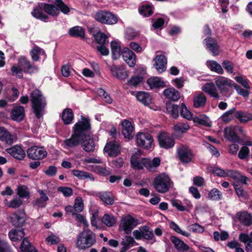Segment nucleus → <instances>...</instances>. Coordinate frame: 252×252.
Here are the masks:
<instances>
[{"instance_id":"f257e3e1","label":"nucleus","mask_w":252,"mask_h":252,"mask_svg":"<svg viewBox=\"0 0 252 252\" xmlns=\"http://www.w3.org/2000/svg\"><path fill=\"white\" fill-rule=\"evenodd\" d=\"M90 128L89 120L82 116L81 120L74 126L73 132L71 137L64 141V148L67 149L78 146L84 139L85 132L89 130Z\"/></svg>"},{"instance_id":"f03ea898","label":"nucleus","mask_w":252,"mask_h":252,"mask_svg":"<svg viewBox=\"0 0 252 252\" xmlns=\"http://www.w3.org/2000/svg\"><path fill=\"white\" fill-rule=\"evenodd\" d=\"M153 185L158 192L165 193L173 188V183L168 174L161 173L154 179Z\"/></svg>"},{"instance_id":"7ed1b4c3","label":"nucleus","mask_w":252,"mask_h":252,"mask_svg":"<svg viewBox=\"0 0 252 252\" xmlns=\"http://www.w3.org/2000/svg\"><path fill=\"white\" fill-rule=\"evenodd\" d=\"M30 96L33 112L37 118H40L43 114L46 105L45 98L38 90L32 91Z\"/></svg>"},{"instance_id":"20e7f679","label":"nucleus","mask_w":252,"mask_h":252,"mask_svg":"<svg viewBox=\"0 0 252 252\" xmlns=\"http://www.w3.org/2000/svg\"><path fill=\"white\" fill-rule=\"evenodd\" d=\"M95 242V234L90 230L86 229L77 236L76 246L80 250H85L92 247Z\"/></svg>"},{"instance_id":"39448f33","label":"nucleus","mask_w":252,"mask_h":252,"mask_svg":"<svg viewBox=\"0 0 252 252\" xmlns=\"http://www.w3.org/2000/svg\"><path fill=\"white\" fill-rule=\"evenodd\" d=\"M246 136L244 130L238 126H230L224 129L225 137L231 142H239L242 141Z\"/></svg>"},{"instance_id":"423d86ee","label":"nucleus","mask_w":252,"mask_h":252,"mask_svg":"<svg viewBox=\"0 0 252 252\" xmlns=\"http://www.w3.org/2000/svg\"><path fill=\"white\" fill-rule=\"evenodd\" d=\"M138 224L139 221L137 219L129 214L125 215L120 220L119 229L126 234H130Z\"/></svg>"},{"instance_id":"0eeeda50","label":"nucleus","mask_w":252,"mask_h":252,"mask_svg":"<svg viewBox=\"0 0 252 252\" xmlns=\"http://www.w3.org/2000/svg\"><path fill=\"white\" fill-rule=\"evenodd\" d=\"M154 140L152 136L145 132H138L136 136L137 145L146 149L151 148L153 144Z\"/></svg>"},{"instance_id":"6e6552de","label":"nucleus","mask_w":252,"mask_h":252,"mask_svg":"<svg viewBox=\"0 0 252 252\" xmlns=\"http://www.w3.org/2000/svg\"><path fill=\"white\" fill-rule=\"evenodd\" d=\"M95 19L98 22L107 24H115L117 21V17L112 13L101 11L97 12L95 15Z\"/></svg>"},{"instance_id":"1a4fd4ad","label":"nucleus","mask_w":252,"mask_h":252,"mask_svg":"<svg viewBox=\"0 0 252 252\" xmlns=\"http://www.w3.org/2000/svg\"><path fill=\"white\" fill-rule=\"evenodd\" d=\"M133 235L137 240L144 238L148 240H152L154 239L153 232L150 230V227L147 225L141 226L138 229L133 231Z\"/></svg>"},{"instance_id":"9d476101","label":"nucleus","mask_w":252,"mask_h":252,"mask_svg":"<svg viewBox=\"0 0 252 252\" xmlns=\"http://www.w3.org/2000/svg\"><path fill=\"white\" fill-rule=\"evenodd\" d=\"M28 156L32 159H42L46 157L47 153L42 147L32 146L27 150Z\"/></svg>"},{"instance_id":"9b49d317","label":"nucleus","mask_w":252,"mask_h":252,"mask_svg":"<svg viewBox=\"0 0 252 252\" xmlns=\"http://www.w3.org/2000/svg\"><path fill=\"white\" fill-rule=\"evenodd\" d=\"M158 140L160 147L168 149L172 148L175 145L174 139L166 132H161L158 136Z\"/></svg>"},{"instance_id":"f8f14e48","label":"nucleus","mask_w":252,"mask_h":252,"mask_svg":"<svg viewBox=\"0 0 252 252\" xmlns=\"http://www.w3.org/2000/svg\"><path fill=\"white\" fill-rule=\"evenodd\" d=\"M180 160L184 163H189L191 161L193 155L191 150L187 146H182L177 150Z\"/></svg>"},{"instance_id":"ddd939ff","label":"nucleus","mask_w":252,"mask_h":252,"mask_svg":"<svg viewBox=\"0 0 252 252\" xmlns=\"http://www.w3.org/2000/svg\"><path fill=\"white\" fill-rule=\"evenodd\" d=\"M112 75L120 80H125L128 76V71L123 66H118L114 64L109 66Z\"/></svg>"},{"instance_id":"4468645a","label":"nucleus","mask_w":252,"mask_h":252,"mask_svg":"<svg viewBox=\"0 0 252 252\" xmlns=\"http://www.w3.org/2000/svg\"><path fill=\"white\" fill-rule=\"evenodd\" d=\"M228 177L234 181L240 182L242 184L247 185V182L250 181V179L245 175H242L240 172L235 170L227 169L226 177Z\"/></svg>"},{"instance_id":"2eb2a0df","label":"nucleus","mask_w":252,"mask_h":252,"mask_svg":"<svg viewBox=\"0 0 252 252\" xmlns=\"http://www.w3.org/2000/svg\"><path fill=\"white\" fill-rule=\"evenodd\" d=\"M88 131L85 132L84 139L81 142V146L86 152H93L94 150L95 145L91 135L87 133Z\"/></svg>"},{"instance_id":"dca6fc26","label":"nucleus","mask_w":252,"mask_h":252,"mask_svg":"<svg viewBox=\"0 0 252 252\" xmlns=\"http://www.w3.org/2000/svg\"><path fill=\"white\" fill-rule=\"evenodd\" d=\"M10 220L16 227H21L25 223L26 215L24 212L18 211L12 214L9 217Z\"/></svg>"},{"instance_id":"f3484780","label":"nucleus","mask_w":252,"mask_h":252,"mask_svg":"<svg viewBox=\"0 0 252 252\" xmlns=\"http://www.w3.org/2000/svg\"><path fill=\"white\" fill-rule=\"evenodd\" d=\"M122 57L125 62L130 67H133L136 63L135 54L128 48L124 49L122 52Z\"/></svg>"},{"instance_id":"a211bd4d","label":"nucleus","mask_w":252,"mask_h":252,"mask_svg":"<svg viewBox=\"0 0 252 252\" xmlns=\"http://www.w3.org/2000/svg\"><path fill=\"white\" fill-rule=\"evenodd\" d=\"M154 61V66L159 73H162L165 71L167 60L164 56L157 55L155 58Z\"/></svg>"},{"instance_id":"6ab92c4d","label":"nucleus","mask_w":252,"mask_h":252,"mask_svg":"<svg viewBox=\"0 0 252 252\" xmlns=\"http://www.w3.org/2000/svg\"><path fill=\"white\" fill-rule=\"evenodd\" d=\"M122 133L125 138L130 139L133 136L134 128L131 123L127 120H124L122 123Z\"/></svg>"},{"instance_id":"aec40b11","label":"nucleus","mask_w":252,"mask_h":252,"mask_svg":"<svg viewBox=\"0 0 252 252\" xmlns=\"http://www.w3.org/2000/svg\"><path fill=\"white\" fill-rule=\"evenodd\" d=\"M204 42L207 48L214 56L218 55L219 53V46L217 41L213 38L209 37L204 39Z\"/></svg>"},{"instance_id":"412c9836","label":"nucleus","mask_w":252,"mask_h":252,"mask_svg":"<svg viewBox=\"0 0 252 252\" xmlns=\"http://www.w3.org/2000/svg\"><path fill=\"white\" fill-rule=\"evenodd\" d=\"M207 101V97L201 92H196L193 96V106L195 108H202L205 106Z\"/></svg>"},{"instance_id":"4be33fe9","label":"nucleus","mask_w":252,"mask_h":252,"mask_svg":"<svg viewBox=\"0 0 252 252\" xmlns=\"http://www.w3.org/2000/svg\"><path fill=\"white\" fill-rule=\"evenodd\" d=\"M215 84L221 93L225 92L228 87L232 86L231 80L223 76L216 78Z\"/></svg>"},{"instance_id":"5701e85b","label":"nucleus","mask_w":252,"mask_h":252,"mask_svg":"<svg viewBox=\"0 0 252 252\" xmlns=\"http://www.w3.org/2000/svg\"><path fill=\"white\" fill-rule=\"evenodd\" d=\"M170 240L176 249L180 252H186L189 249V247L188 245L175 236H171Z\"/></svg>"},{"instance_id":"b1692460","label":"nucleus","mask_w":252,"mask_h":252,"mask_svg":"<svg viewBox=\"0 0 252 252\" xmlns=\"http://www.w3.org/2000/svg\"><path fill=\"white\" fill-rule=\"evenodd\" d=\"M201 89L203 92L209 94L211 97L215 98H220L218 90L215 84L213 83L204 84L202 86Z\"/></svg>"},{"instance_id":"393cba45","label":"nucleus","mask_w":252,"mask_h":252,"mask_svg":"<svg viewBox=\"0 0 252 252\" xmlns=\"http://www.w3.org/2000/svg\"><path fill=\"white\" fill-rule=\"evenodd\" d=\"M104 150L110 156H116L120 153V146L115 141L110 142L106 144Z\"/></svg>"},{"instance_id":"a878e982","label":"nucleus","mask_w":252,"mask_h":252,"mask_svg":"<svg viewBox=\"0 0 252 252\" xmlns=\"http://www.w3.org/2000/svg\"><path fill=\"white\" fill-rule=\"evenodd\" d=\"M237 218L242 224L250 226L252 224V216L247 212H240L237 213Z\"/></svg>"},{"instance_id":"bb28decb","label":"nucleus","mask_w":252,"mask_h":252,"mask_svg":"<svg viewBox=\"0 0 252 252\" xmlns=\"http://www.w3.org/2000/svg\"><path fill=\"white\" fill-rule=\"evenodd\" d=\"M25 116V110L22 106L15 107L11 112V117L12 120L21 121Z\"/></svg>"},{"instance_id":"cd10ccee","label":"nucleus","mask_w":252,"mask_h":252,"mask_svg":"<svg viewBox=\"0 0 252 252\" xmlns=\"http://www.w3.org/2000/svg\"><path fill=\"white\" fill-rule=\"evenodd\" d=\"M163 94L168 99L176 101L180 97L179 92L174 88H169L164 90Z\"/></svg>"},{"instance_id":"c85d7f7f","label":"nucleus","mask_w":252,"mask_h":252,"mask_svg":"<svg viewBox=\"0 0 252 252\" xmlns=\"http://www.w3.org/2000/svg\"><path fill=\"white\" fill-rule=\"evenodd\" d=\"M14 137L4 127H0V140L11 145L14 141Z\"/></svg>"},{"instance_id":"c756f323","label":"nucleus","mask_w":252,"mask_h":252,"mask_svg":"<svg viewBox=\"0 0 252 252\" xmlns=\"http://www.w3.org/2000/svg\"><path fill=\"white\" fill-rule=\"evenodd\" d=\"M25 235V234L23 229H12L8 233L10 239L13 242L21 241Z\"/></svg>"},{"instance_id":"7c9ffc66","label":"nucleus","mask_w":252,"mask_h":252,"mask_svg":"<svg viewBox=\"0 0 252 252\" xmlns=\"http://www.w3.org/2000/svg\"><path fill=\"white\" fill-rule=\"evenodd\" d=\"M190 127L188 123H178L174 125L172 128L175 134L177 135H182L187 132Z\"/></svg>"},{"instance_id":"2f4dec72","label":"nucleus","mask_w":252,"mask_h":252,"mask_svg":"<svg viewBox=\"0 0 252 252\" xmlns=\"http://www.w3.org/2000/svg\"><path fill=\"white\" fill-rule=\"evenodd\" d=\"M145 167L149 171H154L160 163V160L158 158H155L152 160L149 158H145Z\"/></svg>"},{"instance_id":"473e14b6","label":"nucleus","mask_w":252,"mask_h":252,"mask_svg":"<svg viewBox=\"0 0 252 252\" xmlns=\"http://www.w3.org/2000/svg\"><path fill=\"white\" fill-rule=\"evenodd\" d=\"M145 158H141L133 155L131 157L130 164L134 169H142L145 167Z\"/></svg>"},{"instance_id":"72a5a7b5","label":"nucleus","mask_w":252,"mask_h":252,"mask_svg":"<svg viewBox=\"0 0 252 252\" xmlns=\"http://www.w3.org/2000/svg\"><path fill=\"white\" fill-rule=\"evenodd\" d=\"M43 8L40 7V3L35 7L32 12V15L35 18L40 19L43 21H46L48 16L43 13Z\"/></svg>"},{"instance_id":"f704fd0d","label":"nucleus","mask_w":252,"mask_h":252,"mask_svg":"<svg viewBox=\"0 0 252 252\" xmlns=\"http://www.w3.org/2000/svg\"><path fill=\"white\" fill-rule=\"evenodd\" d=\"M8 152L14 158L22 159L24 158L25 154L22 149L18 146H15L8 150Z\"/></svg>"},{"instance_id":"c9c22d12","label":"nucleus","mask_w":252,"mask_h":252,"mask_svg":"<svg viewBox=\"0 0 252 252\" xmlns=\"http://www.w3.org/2000/svg\"><path fill=\"white\" fill-rule=\"evenodd\" d=\"M40 7L43 8L45 12L52 16H57L59 14L58 9L53 5L41 3Z\"/></svg>"},{"instance_id":"e433bc0d","label":"nucleus","mask_w":252,"mask_h":252,"mask_svg":"<svg viewBox=\"0 0 252 252\" xmlns=\"http://www.w3.org/2000/svg\"><path fill=\"white\" fill-rule=\"evenodd\" d=\"M136 98L139 101L145 105H149L152 102L151 96L149 94L145 92H138L137 94Z\"/></svg>"},{"instance_id":"4c0bfd02","label":"nucleus","mask_w":252,"mask_h":252,"mask_svg":"<svg viewBox=\"0 0 252 252\" xmlns=\"http://www.w3.org/2000/svg\"><path fill=\"white\" fill-rule=\"evenodd\" d=\"M147 83L151 89L163 87L165 86L164 82L157 77L149 78L147 80Z\"/></svg>"},{"instance_id":"58836bf2","label":"nucleus","mask_w":252,"mask_h":252,"mask_svg":"<svg viewBox=\"0 0 252 252\" xmlns=\"http://www.w3.org/2000/svg\"><path fill=\"white\" fill-rule=\"evenodd\" d=\"M166 109L168 114H169L173 118L177 119L179 116V107L177 105L173 104L171 103H167L166 106Z\"/></svg>"},{"instance_id":"ea45409f","label":"nucleus","mask_w":252,"mask_h":252,"mask_svg":"<svg viewBox=\"0 0 252 252\" xmlns=\"http://www.w3.org/2000/svg\"><path fill=\"white\" fill-rule=\"evenodd\" d=\"M206 64L211 71L220 74L223 73V68L217 62L214 61H209L207 62Z\"/></svg>"},{"instance_id":"a19ab883","label":"nucleus","mask_w":252,"mask_h":252,"mask_svg":"<svg viewBox=\"0 0 252 252\" xmlns=\"http://www.w3.org/2000/svg\"><path fill=\"white\" fill-rule=\"evenodd\" d=\"M72 172L74 176L77 177L80 180L88 179L92 181L94 180V178L93 176V175L90 173L78 170H73Z\"/></svg>"},{"instance_id":"79ce46f5","label":"nucleus","mask_w":252,"mask_h":252,"mask_svg":"<svg viewBox=\"0 0 252 252\" xmlns=\"http://www.w3.org/2000/svg\"><path fill=\"white\" fill-rule=\"evenodd\" d=\"M73 112L70 109H65L62 113V120L65 125L70 124L73 120Z\"/></svg>"},{"instance_id":"37998d69","label":"nucleus","mask_w":252,"mask_h":252,"mask_svg":"<svg viewBox=\"0 0 252 252\" xmlns=\"http://www.w3.org/2000/svg\"><path fill=\"white\" fill-rule=\"evenodd\" d=\"M101 221L107 226L112 227L116 223V220L112 215L105 214L101 219Z\"/></svg>"},{"instance_id":"c03bdc74","label":"nucleus","mask_w":252,"mask_h":252,"mask_svg":"<svg viewBox=\"0 0 252 252\" xmlns=\"http://www.w3.org/2000/svg\"><path fill=\"white\" fill-rule=\"evenodd\" d=\"M99 196L101 200L108 205H112L114 203V198L110 192H101L99 193Z\"/></svg>"},{"instance_id":"a18cd8bd","label":"nucleus","mask_w":252,"mask_h":252,"mask_svg":"<svg viewBox=\"0 0 252 252\" xmlns=\"http://www.w3.org/2000/svg\"><path fill=\"white\" fill-rule=\"evenodd\" d=\"M44 54L43 50L37 46H34L31 51L32 59L34 61H38L39 60V56Z\"/></svg>"},{"instance_id":"49530a36","label":"nucleus","mask_w":252,"mask_h":252,"mask_svg":"<svg viewBox=\"0 0 252 252\" xmlns=\"http://www.w3.org/2000/svg\"><path fill=\"white\" fill-rule=\"evenodd\" d=\"M111 51L113 58L117 59L121 55V47L118 42L112 41L111 43Z\"/></svg>"},{"instance_id":"de8ad7c7","label":"nucleus","mask_w":252,"mask_h":252,"mask_svg":"<svg viewBox=\"0 0 252 252\" xmlns=\"http://www.w3.org/2000/svg\"><path fill=\"white\" fill-rule=\"evenodd\" d=\"M20 249L22 252H37L35 248L31 245L27 238L23 239Z\"/></svg>"},{"instance_id":"09e8293b","label":"nucleus","mask_w":252,"mask_h":252,"mask_svg":"<svg viewBox=\"0 0 252 252\" xmlns=\"http://www.w3.org/2000/svg\"><path fill=\"white\" fill-rule=\"evenodd\" d=\"M69 33L73 36H79L84 37L85 36V32L83 28L79 26H76L72 28L69 30Z\"/></svg>"},{"instance_id":"8fccbe9b","label":"nucleus","mask_w":252,"mask_h":252,"mask_svg":"<svg viewBox=\"0 0 252 252\" xmlns=\"http://www.w3.org/2000/svg\"><path fill=\"white\" fill-rule=\"evenodd\" d=\"M141 14L144 17H148L151 15L153 13V8L151 5H143L139 10Z\"/></svg>"},{"instance_id":"3c124183","label":"nucleus","mask_w":252,"mask_h":252,"mask_svg":"<svg viewBox=\"0 0 252 252\" xmlns=\"http://www.w3.org/2000/svg\"><path fill=\"white\" fill-rule=\"evenodd\" d=\"M181 115L185 119L190 120L192 119L193 114L187 108L184 103L181 104Z\"/></svg>"},{"instance_id":"603ef678","label":"nucleus","mask_w":252,"mask_h":252,"mask_svg":"<svg viewBox=\"0 0 252 252\" xmlns=\"http://www.w3.org/2000/svg\"><path fill=\"white\" fill-rule=\"evenodd\" d=\"M207 169L209 172H212V173L216 176L221 177H226V170H223L220 168L214 167H209Z\"/></svg>"},{"instance_id":"864d4df0","label":"nucleus","mask_w":252,"mask_h":252,"mask_svg":"<svg viewBox=\"0 0 252 252\" xmlns=\"http://www.w3.org/2000/svg\"><path fill=\"white\" fill-rule=\"evenodd\" d=\"M214 239L215 241H225L228 238L229 234L227 232L223 231L220 232L215 231L213 233Z\"/></svg>"},{"instance_id":"5fc2aeb1","label":"nucleus","mask_w":252,"mask_h":252,"mask_svg":"<svg viewBox=\"0 0 252 252\" xmlns=\"http://www.w3.org/2000/svg\"><path fill=\"white\" fill-rule=\"evenodd\" d=\"M93 35L95 41L99 45L106 44L107 37L103 33L98 32L96 34L93 33Z\"/></svg>"},{"instance_id":"6e6d98bb","label":"nucleus","mask_w":252,"mask_h":252,"mask_svg":"<svg viewBox=\"0 0 252 252\" xmlns=\"http://www.w3.org/2000/svg\"><path fill=\"white\" fill-rule=\"evenodd\" d=\"M52 2H54L63 13L66 14L69 12V8L64 3L62 0H52Z\"/></svg>"},{"instance_id":"4d7b16f0","label":"nucleus","mask_w":252,"mask_h":252,"mask_svg":"<svg viewBox=\"0 0 252 252\" xmlns=\"http://www.w3.org/2000/svg\"><path fill=\"white\" fill-rule=\"evenodd\" d=\"M236 117L242 123H245L252 120V115L240 111L237 112Z\"/></svg>"},{"instance_id":"13d9d810","label":"nucleus","mask_w":252,"mask_h":252,"mask_svg":"<svg viewBox=\"0 0 252 252\" xmlns=\"http://www.w3.org/2000/svg\"><path fill=\"white\" fill-rule=\"evenodd\" d=\"M18 195L22 198H26L29 196L30 192L28 188L24 185H20L17 188Z\"/></svg>"},{"instance_id":"bf43d9fd","label":"nucleus","mask_w":252,"mask_h":252,"mask_svg":"<svg viewBox=\"0 0 252 252\" xmlns=\"http://www.w3.org/2000/svg\"><path fill=\"white\" fill-rule=\"evenodd\" d=\"M45 242L48 245H54L59 244L61 242L60 237L55 235H49L45 239Z\"/></svg>"},{"instance_id":"052dcab7","label":"nucleus","mask_w":252,"mask_h":252,"mask_svg":"<svg viewBox=\"0 0 252 252\" xmlns=\"http://www.w3.org/2000/svg\"><path fill=\"white\" fill-rule=\"evenodd\" d=\"M73 207L76 212H81L83 211L84 209V204L82 198L78 196L76 198Z\"/></svg>"},{"instance_id":"680f3d73","label":"nucleus","mask_w":252,"mask_h":252,"mask_svg":"<svg viewBox=\"0 0 252 252\" xmlns=\"http://www.w3.org/2000/svg\"><path fill=\"white\" fill-rule=\"evenodd\" d=\"M222 194L217 189L214 188L209 193V197L213 200H219L221 198Z\"/></svg>"},{"instance_id":"e2e57ef3","label":"nucleus","mask_w":252,"mask_h":252,"mask_svg":"<svg viewBox=\"0 0 252 252\" xmlns=\"http://www.w3.org/2000/svg\"><path fill=\"white\" fill-rule=\"evenodd\" d=\"M235 111V109H232L226 112L221 117L222 121L225 123L230 122L233 118V114Z\"/></svg>"},{"instance_id":"0e129e2a","label":"nucleus","mask_w":252,"mask_h":252,"mask_svg":"<svg viewBox=\"0 0 252 252\" xmlns=\"http://www.w3.org/2000/svg\"><path fill=\"white\" fill-rule=\"evenodd\" d=\"M30 64V62L25 57H21L19 59L18 65L24 72Z\"/></svg>"},{"instance_id":"69168bd1","label":"nucleus","mask_w":252,"mask_h":252,"mask_svg":"<svg viewBox=\"0 0 252 252\" xmlns=\"http://www.w3.org/2000/svg\"><path fill=\"white\" fill-rule=\"evenodd\" d=\"M11 70L12 75L15 76L19 78L23 77V70L19 65H13L11 68Z\"/></svg>"},{"instance_id":"338daca9","label":"nucleus","mask_w":252,"mask_h":252,"mask_svg":"<svg viewBox=\"0 0 252 252\" xmlns=\"http://www.w3.org/2000/svg\"><path fill=\"white\" fill-rule=\"evenodd\" d=\"M250 150L246 146H243L238 155V158L241 159H245L249 155Z\"/></svg>"},{"instance_id":"774afa93","label":"nucleus","mask_w":252,"mask_h":252,"mask_svg":"<svg viewBox=\"0 0 252 252\" xmlns=\"http://www.w3.org/2000/svg\"><path fill=\"white\" fill-rule=\"evenodd\" d=\"M0 252H13L7 242L0 239Z\"/></svg>"}]
</instances>
